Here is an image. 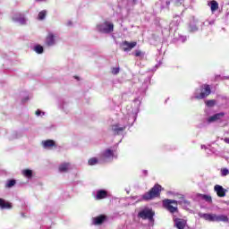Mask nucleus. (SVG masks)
Returning <instances> with one entry per match:
<instances>
[{"mask_svg": "<svg viewBox=\"0 0 229 229\" xmlns=\"http://www.w3.org/2000/svg\"><path fill=\"white\" fill-rule=\"evenodd\" d=\"M162 191H164L162 185L156 183L148 192L142 195V199L144 201H150V199H155V198H160Z\"/></svg>", "mask_w": 229, "mask_h": 229, "instance_id": "1", "label": "nucleus"}, {"mask_svg": "<svg viewBox=\"0 0 229 229\" xmlns=\"http://www.w3.org/2000/svg\"><path fill=\"white\" fill-rule=\"evenodd\" d=\"M201 217L203 219H205L206 221H209V222L220 223L222 221L223 223H228V216H226L225 215L217 216L216 214L205 213L201 216Z\"/></svg>", "mask_w": 229, "mask_h": 229, "instance_id": "2", "label": "nucleus"}, {"mask_svg": "<svg viewBox=\"0 0 229 229\" xmlns=\"http://www.w3.org/2000/svg\"><path fill=\"white\" fill-rule=\"evenodd\" d=\"M97 30L99 31V33H112V31H114V23L106 21L103 23L97 25Z\"/></svg>", "mask_w": 229, "mask_h": 229, "instance_id": "3", "label": "nucleus"}, {"mask_svg": "<svg viewBox=\"0 0 229 229\" xmlns=\"http://www.w3.org/2000/svg\"><path fill=\"white\" fill-rule=\"evenodd\" d=\"M173 205L177 206L178 205V201L174 200V199H164L163 200V207L164 208H165L166 210H168V212H170L171 214H174L176 212H178V208L177 207H174Z\"/></svg>", "mask_w": 229, "mask_h": 229, "instance_id": "4", "label": "nucleus"}, {"mask_svg": "<svg viewBox=\"0 0 229 229\" xmlns=\"http://www.w3.org/2000/svg\"><path fill=\"white\" fill-rule=\"evenodd\" d=\"M138 217H140V219L148 221H153V217H155V211L151 208H144L141 211L138 213Z\"/></svg>", "mask_w": 229, "mask_h": 229, "instance_id": "5", "label": "nucleus"}, {"mask_svg": "<svg viewBox=\"0 0 229 229\" xmlns=\"http://www.w3.org/2000/svg\"><path fill=\"white\" fill-rule=\"evenodd\" d=\"M212 94V89H210V85L204 84L200 87V94L195 96V99H205V98H208Z\"/></svg>", "mask_w": 229, "mask_h": 229, "instance_id": "6", "label": "nucleus"}, {"mask_svg": "<svg viewBox=\"0 0 229 229\" xmlns=\"http://www.w3.org/2000/svg\"><path fill=\"white\" fill-rule=\"evenodd\" d=\"M136 46H137V41H132V42L123 41L122 43L123 51H125V52L131 51Z\"/></svg>", "mask_w": 229, "mask_h": 229, "instance_id": "7", "label": "nucleus"}, {"mask_svg": "<svg viewBox=\"0 0 229 229\" xmlns=\"http://www.w3.org/2000/svg\"><path fill=\"white\" fill-rule=\"evenodd\" d=\"M214 191L216 192L218 198H225V196H226V189L223 188V186L219 184H216L214 186Z\"/></svg>", "mask_w": 229, "mask_h": 229, "instance_id": "8", "label": "nucleus"}, {"mask_svg": "<svg viewBox=\"0 0 229 229\" xmlns=\"http://www.w3.org/2000/svg\"><path fill=\"white\" fill-rule=\"evenodd\" d=\"M107 219L108 216L105 215H100L93 218V225H103V223H105V221H106Z\"/></svg>", "mask_w": 229, "mask_h": 229, "instance_id": "9", "label": "nucleus"}, {"mask_svg": "<svg viewBox=\"0 0 229 229\" xmlns=\"http://www.w3.org/2000/svg\"><path fill=\"white\" fill-rule=\"evenodd\" d=\"M124 130H126V126L120 127L118 123L112 125V131H114V135H119Z\"/></svg>", "mask_w": 229, "mask_h": 229, "instance_id": "10", "label": "nucleus"}, {"mask_svg": "<svg viewBox=\"0 0 229 229\" xmlns=\"http://www.w3.org/2000/svg\"><path fill=\"white\" fill-rule=\"evenodd\" d=\"M108 198V191L105 190H99L97 191L96 199H105Z\"/></svg>", "mask_w": 229, "mask_h": 229, "instance_id": "11", "label": "nucleus"}, {"mask_svg": "<svg viewBox=\"0 0 229 229\" xmlns=\"http://www.w3.org/2000/svg\"><path fill=\"white\" fill-rule=\"evenodd\" d=\"M0 208H2V210H4V209L10 210L12 208V203L0 198Z\"/></svg>", "mask_w": 229, "mask_h": 229, "instance_id": "12", "label": "nucleus"}, {"mask_svg": "<svg viewBox=\"0 0 229 229\" xmlns=\"http://www.w3.org/2000/svg\"><path fill=\"white\" fill-rule=\"evenodd\" d=\"M221 117H225V113H218V114H216L214 115L210 116L208 119V123H215V121H219V119H221Z\"/></svg>", "mask_w": 229, "mask_h": 229, "instance_id": "13", "label": "nucleus"}, {"mask_svg": "<svg viewBox=\"0 0 229 229\" xmlns=\"http://www.w3.org/2000/svg\"><path fill=\"white\" fill-rule=\"evenodd\" d=\"M185 225H187V222L182 218H176L175 219V226L178 229H185Z\"/></svg>", "mask_w": 229, "mask_h": 229, "instance_id": "14", "label": "nucleus"}, {"mask_svg": "<svg viewBox=\"0 0 229 229\" xmlns=\"http://www.w3.org/2000/svg\"><path fill=\"white\" fill-rule=\"evenodd\" d=\"M43 148H55L56 143L53 140H47L42 141Z\"/></svg>", "mask_w": 229, "mask_h": 229, "instance_id": "15", "label": "nucleus"}, {"mask_svg": "<svg viewBox=\"0 0 229 229\" xmlns=\"http://www.w3.org/2000/svg\"><path fill=\"white\" fill-rule=\"evenodd\" d=\"M47 46H55V35L49 33L46 39Z\"/></svg>", "mask_w": 229, "mask_h": 229, "instance_id": "16", "label": "nucleus"}, {"mask_svg": "<svg viewBox=\"0 0 229 229\" xmlns=\"http://www.w3.org/2000/svg\"><path fill=\"white\" fill-rule=\"evenodd\" d=\"M71 163H63L59 165V173H67L69 171V166Z\"/></svg>", "mask_w": 229, "mask_h": 229, "instance_id": "17", "label": "nucleus"}, {"mask_svg": "<svg viewBox=\"0 0 229 229\" xmlns=\"http://www.w3.org/2000/svg\"><path fill=\"white\" fill-rule=\"evenodd\" d=\"M210 9L211 12H217V10H219V4L217 3V1L212 0L210 2Z\"/></svg>", "mask_w": 229, "mask_h": 229, "instance_id": "18", "label": "nucleus"}, {"mask_svg": "<svg viewBox=\"0 0 229 229\" xmlns=\"http://www.w3.org/2000/svg\"><path fill=\"white\" fill-rule=\"evenodd\" d=\"M104 157L106 159L114 158V150L107 148L104 153Z\"/></svg>", "mask_w": 229, "mask_h": 229, "instance_id": "19", "label": "nucleus"}, {"mask_svg": "<svg viewBox=\"0 0 229 229\" xmlns=\"http://www.w3.org/2000/svg\"><path fill=\"white\" fill-rule=\"evenodd\" d=\"M21 174H23V176H25V178H32L33 177V171H31L30 169L22 170Z\"/></svg>", "mask_w": 229, "mask_h": 229, "instance_id": "20", "label": "nucleus"}, {"mask_svg": "<svg viewBox=\"0 0 229 229\" xmlns=\"http://www.w3.org/2000/svg\"><path fill=\"white\" fill-rule=\"evenodd\" d=\"M46 15H47V11L43 10L38 13V19L39 21H44V19H46Z\"/></svg>", "mask_w": 229, "mask_h": 229, "instance_id": "21", "label": "nucleus"}, {"mask_svg": "<svg viewBox=\"0 0 229 229\" xmlns=\"http://www.w3.org/2000/svg\"><path fill=\"white\" fill-rule=\"evenodd\" d=\"M34 51H36L38 55H42L44 53V47L40 45H37L34 48Z\"/></svg>", "mask_w": 229, "mask_h": 229, "instance_id": "22", "label": "nucleus"}, {"mask_svg": "<svg viewBox=\"0 0 229 229\" xmlns=\"http://www.w3.org/2000/svg\"><path fill=\"white\" fill-rule=\"evenodd\" d=\"M200 197L208 203H212V197L210 195L201 194Z\"/></svg>", "mask_w": 229, "mask_h": 229, "instance_id": "23", "label": "nucleus"}, {"mask_svg": "<svg viewBox=\"0 0 229 229\" xmlns=\"http://www.w3.org/2000/svg\"><path fill=\"white\" fill-rule=\"evenodd\" d=\"M206 106L208 108H212V106H216V100L211 99V100H207L206 102Z\"/></svg>", "mask_w": 229, "mask_h": 229, "instance_id": "24", "label": "nucleus"}, {"mask_svg": "<svg viewBox=\"0 0 229 229\" xmlns=\"http://www.w3.org/2000/svg\"><path fill=\"white\" fill-rule=\"evenodd\" d=\"M15 183H17V182L15 180H9L7 181V183L5 184V187L7 189H11V187H13V185H15Z\"/></svg>", "mask_w": 229, "mask_h": 229, "instance_id": "25", "label": "nucleus"}, {"mask_svg": "<svg viewBox=\"0 0 229 229\" xmlns=\"http://www.w3.org/2000/svg\"><path fill=\"white\" fill-rule=\"evenodd\" d=\"M98 160L97 157H91L89 161L88 164L89 165H96L98 164Z\"/></svg>", "mask_w": 229, "mask_h": 229, "instance_id": "26", "label": "nucleus"}, {"mask_svg": "<svg viewBox=\"0 0 229 229\" xmlns=\"http://www.w3.org/2000/svg\"><path fill=\"white\" fill-rule=\"evenodd\" d=\"M120 71H121V69L119 67H114V68H112L111 72H112V74H114L115 76L119 73Z\"/></svg>", "mask_w": 229, "mask_h": 229, "instance_id": "27", "label": "nucleus"}, {"mask_svg": "<svg viewBox=\"0 0 229 229\" xmlns=\"http://www.w3.org/2000/svg\"><path fill=\"white\" fill-rule=\"evenodd\" d=\"M221 174H222V176H228V174H229L228 169L227 168L222 169L221 170Z\"/></svg>", "mask_w": 229, "mask_h": 229, "instance_id": "28", "label": "nucleus"}, {"mask_svg": "<svg viewBox=\"0 0 229 229\" xmlns=\"http://www.w3.org/2000/svg\"><path fill=\"white\" fill-rule=\"evenodd\" d=\"M134 56L139 57V56H142V51L140 50H136Z\"/></svg>", "mask_w": 229, "mask_h": 229, "instance_id": "29", "label": "nucleus"}, {"mask_svg": "<svg viewBox=\"0 0 229 229\" xmlns=\"http://www.w3.org/2000/svg\"><path fill=\"white\" fill-rule=\"evenodd\" d=\"M191 31H198V27H191Z\"/></svg>", "mask_w": 229, "mask_h": 229, "instance_id": "30", "label": "nucleus"}, {"mask_svg": "<svg viewBox=\"0 0 229 229\" xmlns=\"http://www.w3.org/2000/svg\"><path fill=\"white\" fill-rule=\"evenodd\" d=\"M224 142H225V144H229V138H225Z\"/></svg>", "mask_w": 229, "mask_h": 229, "instance_id": "31", "label": "nucleus"}, {"mask_svg": "<svg viewBox=\"0 0 229 229\" xmlns=\"http://www.w3.org/2000/svg\"><path fill=\"white\" fill-rule=\"evenodd\" d=\"M40 114H41L40 110L36 111V115H40Z\"/></svg>", "mask_w": 229, "mask_h": 229, "instance_id": "32", "label": "nucleus"}, {"mask_svg": "<svg viewBox=\"0 0 229 229\" xmlns=\"http://www.w3.org/2000/svg\"><path fill=\"white\" fill-rule=\"evenodd\" d=\"M36 3H42V1H46V0H35Z\"/></svg>", "mask_w": 229, "mask_h": 229, "instance_id": "33", "label": "nucleus"}, {"mask_svg": "<svg viewBox=\"0 0 229 229\" xmlns=\"http://www.w3.org/2000/svg\"><path fill=\"white\" fill-rule=\"evenodd\" d=\"M171 4V1H166V6H169Z\"/></svg>", "mask_w": 229, "mask_h": 229, "instance_id": "34", "label": "nucleus"}, {"mask_svg": "<svg viewBox=\"0 0 229 229\" xmlns=\"http://www.w3.org/2000/svg\"><path fill=\"white\" fill-rule=\"evenodd\" d=\"M181 1H184V0H176L177 3H180V4H182Z\"/></svg>", "mask_w": 229, "mask_h": 229, "instance_id": "35", "label": "nucleus"}, {"mask_svg": "<svg viewBox=\"0 0 229 229\" xmlns=\"http://www.w3.org/2000/svg\"><path fill=\"white\" fill-rule=\"evenodd\" d=\"M75 80H80V78H78V76H75Z\"/></svg>", "mask_w": 229, "mask_h": 229, "instance_id": "36", "label": "nucleus"}]
</instances>
